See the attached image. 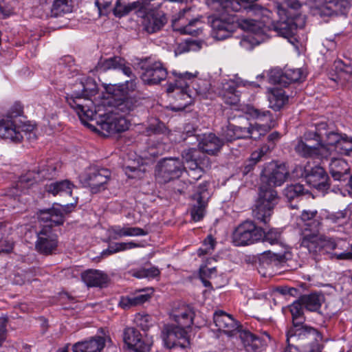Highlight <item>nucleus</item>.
I'll return each mask as SVG.
<instances>
[{
  "label": "nucleus",
  "instance_id": "69168bd1",
  "mask_svg": "<svg viewBox=\"0 0 352 352\" xmlns=\"http://www.w3.org/2000/svg\"><path fill=\"white\" fill-rule=\"evenodd\" d=\"M126 224L123 226H113L109 229V236L111 239L117 240L120 238L126 237Z\"/></svg>",
  "mask_w": 352,
  "mask_h": 352
},
{
  "label": "nucleus",
  "instance_id": "4be33fe9",
  "mask_svg": "<svg viewBox=\"0 0 352 352\" xmlns=\"http://www.w3.org/2000/svg\"><path fill=\"white\" fill-rule=\"evenodd\" d=\"M101 130L109 134H115L126 131L130 126V122L124 116L114 111L106 119L97 120Z\"/></svg>",
  "mask_w": 352,
  "mask_h": 352
},
{
  "label": "nucleus",
  "instance_id": "338daca9",
  "mask_svg": "<svg viewBox=\"0 0 352 352\" xmlns=\"http://www.w3.org/2000/svg\"><path fill=\"white\" fill-rule=\"evenodd\" d=\"M135 322L143 331L147 330L152 325L151 317L148 314H137Z\"/></svg>",
  "mask_w": 352,
  "mask_h": 352
},
{
  "label": "nucleus",
  "instance_id": "0e129e2a",
  "mask_svg": "<svg viewBox=\"0 0 352 352\" xmlns=\"http://www.w3.org/2000/svg\"><path fill=\"white\" fill-rule=\"evenodd\" d=\"M123 60L120 56H113L104 60L102 65L104 69H119L120 66H123Z\"/></svg>",
  "mask_w": 352,
  "mask_h": 352
},
{
  "label": "nucleus",
  "instance_id": "c9c22d12",
  "mask_svg": "<svg viewBox=\"0 0 352 352\" xmlns=\"http://www.w3.org/2000/svg\"><path fill=\"white\" fill-rule=\"evenodd\" d=\"M301 231L302 230H317L320 226V217L316 210H304L300 217Z\"/></svg>",
  "mask_w": 352,
  "mask_h": 352
},
{
  "label": "nucleus",
  "instance_id": "9d476101",
  "mask_svg": "<svg viewBox=\"0 0 352 352\" xmlns=\"http://www.w3.org/2000/svg\"><path fill=\"white\" fill-rule=\"evenodd\" d=\"M300 245L312 254H326L336 248L333 241L320 236L318 234V230H302L300 233Z\"/></svg>",
  "mask_w": 352,
  "mask_h": 352
},
{
  "label": "nucleus",
  "instance_id": "1a4fd4ad",
  "mask_svg": "<svg viewBox=\"0 0 352 352\" xmlns=\"http://www.w3.org/2000/svg\"><path fill=\"white\" fill-rule=\"evenodd\" d=\"M209 22L212 28L211 36L219 41L231 36L238 28L241 27L237 16L231 14L212 15L209 18Z\"/></svg>",
  "mask_w": 352,
  "mask_h": 352
},
{
  "label": "nucleus",
  "instance_id": "bb28decb",
  "mask_svg": "<svg viewBox=\"0 0 352 352\" xmlns=\"http://www.w3.org/2000/svg\"><path fill=\"white\" fill-rule=\"evenodd\" d=\"M195 316L192 308L185 304H179L174 307L170 313L171 318L177 323V326L189 328L193 322Z\"/></svg>",
  "mask_w": 352,
  "mask_h": 352
},
{
  "label": "nucleus",
  "instance_id": "2f4dec72",
  "mask_svg": "<svg viewBox=\"0 0 352 352\" xmlns=\"http://www.w3.org/2000/svg\"><path fill=\"white\" fill-rule=\"evenodd\" d=\"M264 231L250 221H243V246L254 244L263 239Z\"/></svg>",
  "mask_w": 352,
  "mask_h": 352
},
{
  "label": "nucleus",
  "instance_id": "4468645a",
  "mask_svg": "<svg viewBox=\"0 0 352 352\" xmlns=\"http://www.w3.org/2000/svg\"><path fill=\"white\" fill-rule=\"evenodd\" d=\"M289 176V171L284 163L268 164L261 175L262 184L270 187L280 186Z\"/></svg>",
  "mask_w": 352,
  "mask_h": 352
},
{
  "label": "nucleus",
  "instance_id": "5701e85b",
  "mask_svg": "<svg viewBox=\"0 0 352 352\" xmlns=\"http://www.w3.org/2000/svg\"><path fill=\"white\" fill-rule=\"evenodd\" d=\"M115 6L109 10H113L116 17H122L131 11H135L138 16H144L146 14L145 9L148 6L147 3H143V0H139L131 3H126L124 0H114Z\"/></svg>",
  "mask_w": 352,
  "mask_h": 352
},
{
  "label": "nucleus",
  "instance_id": "ddd939ff",
  "mask_svg": "<svg viewBox=\"0 0 352 352\" xmlns=\"http://www.w3.org/2000/svg\"><path fill=\"white\" fill-rule=\"evenodd\" d=\"M185 329L175 324L164 325L161 332L164 346L168 349L175 346L185 349L190 346V338Z\"/></svg>",
  "mask_w": 352,
  "mask_h": 352
},
{
  "label": "nucleus",
  "instance_id": "f8f14e48",
  "mask_svg": "<svg viewBox=\"0 0 352 352\" xmlns=\"http://www.w3.org/2000/svg\"><path fill=\"white\" fill-rule=\"evenodd\" d=\"M184 168V162L179 158H164L156 166V179L160 183H167L179 177Z\"/></svg>",
  "mask_w": 352,
  "mask_h": 352
},
{
  "label": "nucleus",
  "instance_id": "c756f323",
  "mask_svg": "<svg viewBox=\"0 0 352 352\" xmlns=\"http://www.w3.org/2000/svg\"><path fill=\"white\" fill-rule=\"evenodd\" d=\"M105 346V340L102 336H94L88 340L73 344V352H101Z\"/></svg>",
  "mask_w": 352,
  "mask_h": 352
},
{
  "label": "nucleus",
  "instance_id": "6ab92c4d",
  "mask_svg": "<svg viewBox=\"0 0 352 352\" xmlns=\"http://www.w3.org/2000/svg\"><path fill=\"white\" fill-rule=\"evenodd\" d=\"M172 75L175 77L174 82H170L167 87V92L172 93L178 90L182 95H186L188 98H193L192 92L189 89L190 84L192 83V80L196 77V74L190 72H177L173 71Z\"/></svg>",
  "mask_w": 352,
  "mask_h": 352
},
{
  "label": "nucleus",
  "instance_id": "3c124183",
  "mask_svg": "<svg viewBox=\"0 0 352 352\" xmlns=\"http://www.w3.org/2000/svg\"><path fill=\"white\" fill-rule=\"evenodd\" d=\"M335 151L340 155H350L352 153V138L343 134Z\"/></svg>",
  "mask_w": 352,
  "mask_h": 352
},
{
  "label": "nucleus",
  "instance_id": "f03ea898",
  "mask_svg": "<svg viewBox=\"0 0 352 352\" xmlns=\"http://www.w3.org/2000/svg\"><path fill=\"white\" fill-rule=\"evenodd\" d=\"M74 204L64 206L54 204L51 208L41 210L38 212V219L43 222L42 228L37 232L36 250L43 254H50L58 246L57 235L53 232L52 227L63 224L65 214L71 212L75 208Z\"/></svg>",
  "mask_w": 352,
  "mask_h": 352
},
{
  "label": "nucleus",
  "instance_id": "f257e3e1",
  "mask_svg": "<svg viewBox=\"0 0 352 352\" xmlns=\"http://www.w3.org/2000/svg\"><path fill=\"white\" fill-rule=\"evenodd\" d=\"M343 134L330 130L324 122L315 124L314 130L307 131L298 141L295 151L305 158L327 159L331 155V146L336 148Z\"/></svg>",
  "mask_w": 352,
  "mask_h": 352
},
{
  "label": "nucleus",
  "instance_id": "052dcab7",
  "mask_svg": "<svg viewBox=\"0 0 352 352\" xmlns=\"http://www.w3.org/2000/svg\"><path fill=\"white\" fill-rule=\"evenodd\" d=\"M283 73L280 68H274L267 72L268 80L272 84H277L284 87Z\"/></svg>",
  "mask_w": 352,
  "mask_h": 352
},
{
  "label": "nucleus",
  "instance_id": "cd10ccee",
  "mask_svg": "<svg viewBox=\"0 0 352 352\" xmlns=\"http://www.w3.org/2000/svg\"><path fill=\"white\" fill-rule=\"evenodd\" d=\"M307 183L320 191H324L329 188V176L324 169L321 166H315L306 174Z\"/></svg>",
  "mask_w": 352,
  "mask_h": 352
},
{
  "label": "nucleus",
  "instance_id": "37998d69",
  "mask_svg": "<svg viewBox=\"0 0 352 352\" xmlns=\"http://www.w3.org/2000/svg\"><path fill=\"white\" fill-rule=\"evenodd\" d=\"M351 3L348 0H330L327 10L329 16L346 15L349 11Z\"/></svg>",
  "mask_w": 352,
  "mask_h": 352
},
{
  "label": "nucleus",
  "instance_id": "7ed1b4c3",
  "mask_svg": "<svg viewBox=\"0 0 352 352\" xmlns=\"http://www.w3.org/2000/svg\"><path fill=\"white\" fill-rule=\"evenodd\" d=\"M66 100L69 105L77 113L82 123L89 128L94 129V126L88 123L89 120H98L106 119V118L115 111L114 107L109 105V100H104L98 104H94L91 99L81 98L80 94H67Z\"/></svg>",
  "mask_w": 352,
  "mask_h": 352
},
{
  "label": "nucleus",
  "instance_id": "b1692460",
  "mask_svg": "<svg viewBox=\"0 0 352 352\" xmlns=\"http://www.w3.org/2000/svg\"><path fill=\"white\" fill-rule=\"evenodd\" d=\"M239 84L232 80H223L219 87V94L223 101L230 105L237 107L241 101V91L237 90Z\"/></svg>",
  "mask_w": 352,
  "mask_h": 352
},
{
  "label": "nucleus",
  "instance_id": "603ef678",
  "mask_svg": "<svg viewBox=\"0 0 352 352\" xmlns=\"http://www.w3.org/2000/svg\"><path fill=\"white\" fill-rule=\"evenodd\" d=\"M137 106V100L133 98L125 96L114 107L115 111H121L124 113H127L133 111Z\"/></svg>",
  "mask_w": 352,
  "mask_h": 352
},
{
  "label": "nucleus",
  "instance_id": "49530a36",
  "mask_svg": "<svg viewBox=\"0 0 352 352\" xmlns=\"http://www.w3.org/2000/svg\"><path fill=\"white\" fill-rule=\"evenodd\" d=\"M72 11V0H54L51 9L52 16H60Z\"/></svg>",
  "mask_w": 352,
  "mask_h": 352
},
{
  "label": "nucleus",
  "instance_id": "0eeeda50",
  "mask_svg": "<svg viewBox=\"0 0 352 352\" xmlns=\"http://www.w3.org/2000/svg\"><path fill=\"white\" fill-rule=\"evenodd\" d=\"M287 333L292 338V342L300 347V352H322L320 342L322 337L317 329L301 324L290 329Z\"/></svg>",
  "mask_w": 352,
  "mask_h": 352
},
{
  "label": "nucleus",
  "instance_id": "412c9836",
  "mask_svg": "<svg viewBox=\"0 0 352 352\" xmlns=\"http://www.w3.org/2000/svg\"><path fill=\"white\" fill-rule=\"evenodd\" d=\"M182 158L186 163L189 169L197 170L198 177L201 178L203 168H207L209 164V158L200 150L196 148H188L182 152ZM195 179L197 177H195Z\"/></svg>",
  "mask_w": 352,
  "mask_h": 352
},
{
  "label": "nucleus",
  "instance_id": "a878e982",
  "mask_svg": "<svg viewBox=\"0 0 352 352\" xmlns=\"http://www.w3.org/2000/svg\"><path fill=\"white\" fill-rule=\"evenodd\" d=\"M292 254L289 251L283 253H273L265 251L258 254V265L261 268L271 269L275 266L281 265L291 258Z\"/></svg>",
  "mask_w": 352,
  "mask_h": 352
},
{
  "label": "nucleus",
  "instance_id": "aec40b11",
  "mask_svg": "<svg viewBox=\"0 0 352 352\" xmlns=\"http://www.w3.org/2000/svg\"><path fill=\"white\" fill-rule=\"evenodd\" d=\"M213 320L218 331L228 337H233L240 333V325L230 314L222 310H218L214 313Z\"/></svg>",
  "mask_w": 352,
  "mask_h": 352
},
{
  "label": "nucleus",
  "instance_id": "393cba45",
  "mask_svg": "<svg viewBox=\"0 0 352 352\" xmlns=\"http://www.w3.org/2000/svg\"><path fill=\"white\" fill-rule=\"evenodd\" d=\"M208 196L207 185L206 184L200 185L199 189L192 196V199L195 203L192 204L190 213L194 221H199L203 219L207 206Z\"/></svg>",
  "mask_w": 352,
  "mask_h": 352
},
{
  "label": "nucleus",
  "instance_id": "473e14b6",
  "mask_svg": "<svg viewBox=\"0 0 352 352\" xmlns=\"http://www.w3.org/2000/svg\"><path fill=\"white\" fill-rule=\"evenodd\" d=\"M223 141L213 133L205 134L199 143L201 153L215 155L223 146Z\"/></svg>",
  "mask_w": 352,
  "mask_h": 352
},
{
  "label": "nucleus",
  "instance_id": "09e8293b",
  "mask_svg": "<svg viewBox=\"0 0 352 352\" xmlns=\"http://www.w3.org/2000/svg\"><path fill=\"white\" fill-rule=\"evenodd\" d=\"M284 87H287L292 82H295L305 78L302 70L300 68L297 69H286L283 73Z\"/></svg>",
  "mask_w": 352,
  "mask_h": 352
},
{
  "label": "nucleus",
  "instance_id": "c85d7f7f",
  "mask_svg": "<svg viewBox=\"0 0 352 352\" xmlns=\"http://www.w3.org/2000/svg\"><path fill=\"white\" fill-rule=\"evenodd\" d=\"M0 138L19 143L23 140V135L14 120L6 117L0 120Z\"/></svg>",
  "mask_w": 352,
  "mask_h": 352
},
{
  "label": "nucleus",
  "instance_id": "423d86ee",
  "mask_svg": "<svg viewBox=\"0 0 352 352\" xmlns=\"http://www.w3.org/2000/svg\"><path fill=\"white\" fill-rule=\"evenodd\" d=\"M276 12L282 21L273 24V29L280 36L285 38L290 44L301 43L296 37V31L289 19L287 9L298 10L301 7L298 0H275Z\"/></svg>",
  "mask_w": 352,
  "mask_h": 352
},
{
  "label": "nucleus",
  "instance_id": "a18cd8bd",
  "mask_svg": "<svg viewBox=\"0 0 352 352\" xmlns=\"http://www.w3.org/2000/svg\"><path fill=\"white\" fill-rule=\"evenodd\" d=\"M330 0H307V4L313 15L320 17H329L327 9L329 7Z\"/></svg>",
  "mask_w": 352,
  "mask_h": 352
},
{
  "label": "nucleus",
  "instance_id": "f704fd0d",
  "mask_svg": "<svg viewBox=\"0 0 352 352\" xmlns=\"http://www.w3.org/2000/svg\"><path fill=\"white\" fill-rule=\"evenodd\" d=\"M82 280L88 287H104L108 280V276L98 270H88L81 275Z\"/></svg>",
  "mask_w": 352,
  "mask_h": 352
},
{
  "label": "nucleus",
  "instance_id": "13d9d810",
  "mask_svg": "<svg viewBox=\"0 0 352 352\" xmlns=\"http://www.w3.org/2000/svg\"><path fill=\"white\" fill-rule=\"evenodd\" d=\"M217 241L212 235H208L203 241V246L209 245V248L201 247L197 250V255L201 257L206 254H211L216 246Z\"/></svg>",
  "mask_w": 352,
  "mask_h": 352
},
{
  "label": "nucleus",
  "instance_id": "20e7f679",
  "mask_svg": "<svg viewBox=\"0 0 352 352\" xmlns=\"http://www.w3.org/2000/svg\"><path fill=\"white\" fill-rule=\"evenodd\" d=\"M54 171V167L29 170L21 174L18 179L13 182L12 186L7 190L6 195L20 203H25L27 199L23 197L28 195L35 184L53 177Z\"/></svg>",
  "mask_w": 352,
  "mask_h": 352
},
{
  "label": "nucleus",
  "instance_id": "4c0bfd02",
  "mask_svg": "<svg viewBox=\"0 0 352 352\" xmlns=\"http://www.w3.org/2000/svg\"><path fill=\"white\" fill-rule=\"evenodd\" d=\"M268 92L270 106L276 111L280 110L288 101V96L282 88L276 87L270 89Z\"/></svg>",
  "mask_w": 352,
  "mask_h": 352
},
{
  "label": "nucleus",
  "instance_id": "bf43d9fd",
  "mask_svg": "<svg viewBox=\"0 0 352 352\" xmlns=\"http://www.w3.org/2000/svg\"><path fill=\"white\" fill-rule=\"evenodd\" d=\"M214 2L219 3V5L226 10V12L230 10L239 12L242 8V0H212Z\"/></svg>",
  "mask_w": 352,
  "mask_h": 352
},
{
  "label": "nucleus",
  "instance_id": "c03bdc74",
  "mask_svg": "<svg viewBox=\"0 0 352 352\" xmlns=\"http://www.w3.org/2000/svg\"><path fill=\"white\" fill-rule=\"evenodd\" d=\"M192 89L195 94L192 96L199 97L200 99L211 98L212 94L210 91V85L208 81L206 80H192Z\"/></svg>",
  "mask_w": 352,
  "mask_h": 352
},
{
  "label": "nucleus",
  "instance_id": "e2e57ef3",
  "mask_svg": "<svg viewBox=\"0 0 352 352\" xmlns=\"http://www.w3.org/2000/svg\"><path fill=\"white\" fill-rule=\"evenodd\" d=\"M230 241L235 246L242 245V223L234 227L230 233Z\"/></svg>",
  "mask_w": 352,
  "mask_h": 352
},
{
  "label": "nucleus",
  "instance_id": "de8ad7c7",
  "mask_svg": "<svg viewBox=\"0 0 352 352\" xmlns=\"http://www.w3.org/2000/svg\"><path fill=\"white\" fill-rule=\"evenodd\" d=\"M302 307L304 306L299 298L294 301L289 307L294 327H299L305 321Z\"/></svg>",
  "mask_w": 352,
  "mask_h": 352
},
{
  "label": "nucleus",
  "instance_id": "a211bd4d",
  "mask_svg": "<svg viewBox=\"0 0 352 352\" xmlns=\"http://www.w3.org/2000/svg\"><path fill=\"white\" fill-rule=\"evenodd\" d=\"M243 10H245L248 16L255 15L256 18L252 19H243V32L248 31L256 34L263 33L265 21L261 19V16L268 12L267 9L263 8L258 4H252L248 7L243 5Z\"/></svg>",
  "mask_w": 352,
  "mask_h": 352
},
{
  "label": "nucleus",
  "instance_id": "f3484780",
  "mask_svg": "<svg viewBox=\"0 0 352 352\" xmlns=\"http://www.w3.org/2000/svg\"><path fill=\"white\" fill-rule=\"evenodd\" d=\"M110 178L111 172L109 169L97 167L89 168L82 177L85 184L90 187L94 193L104 190Z\"/></svg>",
  "mask_w": 352,
  "mask_h": 352
},
{
  "label": "nucleus",
  "instance_id": "e433bc0d",
  "mask_svg": "<svg viewBox=\"0 0 352 352\" xmlns=\"http://www.w3.org/2000/svg\"><path fill=\"white\" fill-rule=\"evenodd\" d=\"M263 342L257 335L243 326V351L245 352H260Z\"/></svg>",
  "mask_w": 352,
  "mask_h": 352
},
{
  "label": "nucleus",
  "instance_id": "8fccbe9b",
  "mask_svg": "<svg viewBox=\"0 0 352 352\" xmlns=\"http://www.w3.org/2000/svg\"><path fill=\"white\" fill-rule=\"evenodd\" d=\"M8 230L3 223H0V252H10L13 248V242L8 239Z\"/></svg>",
  "mask_w": 352,
  "mask_h": 352
},
{
  "label": "nucleus",
  "instance_id": "58836bf2",
  "mask_svg": "<svg viewBox=\"0 0 352 352\" xmlns=\"http://www.w3.org/2000/svg\"><path fill=\"white\" fill-rule=\"evenodd\" d=\"M202 19L203 17L200 15L189 19L186 25L177 29V31L181 34H188L195 37L199 36L202 33L204 25Z\"/></svg>",
  "mask_w": 352,
  "mask_h": 352
},
{
  "label": "nucleus",
  "instance_id": "774afa93",
  "mask_svg": "<svg viewBox=\"0 0 352 352\" xmlns=\"http://www.w3.org/2000/svg\"><path fill=\"white\" fill-rule=\"evenodd\" d=\"M166 131L167 129L164 124L157 120L156 123L150 124L146 129V132L148 135L165 134Z\"/></svg>",
  "mask_w": 352,
  "mask_h": 352
},
{
  "label": "nucleus",
  "instance_id": "39448f33",
  "mask_svg": "<svg viewBox=\"0 0 352 352\" xmlns=\"http://www.w3.org/2000/svg\"><path fill=\"white\" fill-rule=\"evenodd\" d=\"M243 117L260 122L250 123L246 130L243 129V138L256 140L276 126L275 118L270 111H261L251 104L243 106Z\"/></svg>",
  "mask_w": 352,
  "mask_h": 352
},
{
  "label": "nucleus",
  "instance_id": "2eb2a0df",
  "mask_svg": "<svg viewBox=\"0 0 352 352\" xmlns=\"http://www.w3.org/2000/svg\"><path fill=\"white\" fill-rule=\"evenodd\" d=\"M143 3H147L148 6L145 9V16L140 17L144 19L145 30L152 34L160 30L166 23V19L164 14L158 10L162 4L161 2L143 0Z\"/></svg>",
  "mask_w": 352,
  "mask_h": 352
},
{
  "label": "nucleus",
  "instance_id": "dca6fc26",
  "mask_svg": "<svg viewBox=\"0 0 352 352\" xmlns=\"http://www.w3.org/2000/svg\"><path fill=\"white\" fill-rule=\"evenodd\" d=\"M123 340L130 350L133 352H150L153 345L151 338L143 336L134 327H126L124 330Z\"/></svg>",
  "mask_w": 352,
  "mask_h": 352
},
{
  "label": "nucleus",
  "instance_id": "680f3d73",
  "mask_svg": "<svg viewBox=\"0 0 352 352\" xmlns=\"http://www.w3.org/2000/svg\"><path fill=\"white\" fill-rule=\"evenodd\" d=\"M114 0H95L94 4L98 10V14L107 15L111 9V3Z\"/></svg>",
  "mask_w": 352,
  "mask_h": 352
},
{
  "label": "nucleus",
  "instance_id": "79ce46f5",
  "mask_svg": "<svg viewBox=\"0 0 352 352\" xmlns=\"http://www.w3.org/2000/svg\"><path fill=\"white\" fill-rule=\"evenodd\" d=\"M308 193L309 191L305 190L303 185L300 184L287 185L283 190V195L289 202L294 200L298 201Z\"/></svg>",
  "mask_w": 352,
  "mask_h": 352
},
{
  "label": "nucleus",
  "instance_id": "5fc2aeb1",
  "mask_svg": "<svg viewBox=\"0 0 352 352\" xmlns=\"http://www.w3.org/2000/svg\"><path fill=\"white\" fill-rule=\"evenodd\" d=\"M80 85L82 87V90L80 91H74L72 94L78 93L81 98L90 99L89 97L95 95L97 92V85L91 79H88L85 85L80 82Z\"/></svg>",
  "mask_w": 352,
  "mask_h": 352
},
{
  "label": "nucleus",
  "instance_id": "ea45409f",
  "mask_svg": "<svg viewBox=\"0 0 352 352\" xmlns=\"http://www.w3.org/2000/svg\"><path fill=\"white\" fill-rule=\"evenodd\" d=\"M74 184L68 179L52 182L46 185V191L56 195H72Z\"/></svg>",
  "mask_w": 352,
  "mask_h": 352
},
{
  "label": "nucleus",
  "instance_id": "7c9ffc66",
  "mask_svg": "<svg viewBox=\"0 0 352 352\" xmlns=\"http://www.w3.org/2000/svg\"><path fill=\"white\" fill-rule=\"evenodd\" d=\"M329 173L334 180L346 181L350 175V166L346 160L333 158L329 165Z\"/></svg>",
  "mask_w": 352,
  "mask_h": 352
},
{
  "label": "nucleus",
  "instance_id": "4d7b16f0",
  "mask_svg": "<svg viewBox=\"0 0 352 352\" xmlns=\"http://www.w3.org/2000/svg\"><path fill=\"white\" fill-rule=\"evenodd\" d=\"M282 232L276 228L270 229L267 232H264L261 241L267 242L271 245H278L281 243Z\"/></svg>",
  "mask_w": 352,
  "mask_h": 352
},
{
  "label": "nucleus",
  "instance_id": "9b49d317",
  "mask_svg": "<svg viewBox=\"0 0 352 352\" xmlns=\"http://www.w3.org/2000/svg\"><path fill=\"white\" fill-rule=\"evenodd\" d=\"M138 60L140 67L144 71L141 78L144 83L158 84L166 78L167 69L162 62L153 60L150 57Z\"/></svg>",
  "mask_w": 352,
  "mask_h": 352
},
{
  "label": "nucleus",
  "instance_id": "6e6d98bb",
  "mask_svg": "<svg viewBox=\"0 0 352 352\" xmlns=\"http://www.w3.org/2000/svg\"><path fill=\"white\" fill-rule=\"evenodd\" d=\"M271 150L270 146H263L258 151H254L250 157V164L247 165L243 170V173H246L249 172L251 169L252 166L256 164L258 162H259L262 157H263L267 153H268Z\"/></svg>",
  "mask_w": 352,
  "mask_h": 352
},
{
  "label": "nucleus",
  "instance_id": "72a5a7b5",
  "mask_svg": "<svg viewBox=\"0 0 352 352\" xmlns=\"http://www.w3.org/2000/svg\"><path fill=\"white\" fill-rule=\"evenodd\" d=\"M334 71L336 76L331 78L333 81L342 85L352 82V65L350 63L337 60L334 62Z\"/></svg>",
  "mask_w": 352,
  "mask_h": 352
},
{
  "label": "nucleus",
  "instance_id": "864d4df0",
  "mask_svg": "<svg viewBox=\"0 0 352 352\" xmlns=\"http://www.w3.org/2000/svg\"><path fill=\"white\" fill-rule=\"evenodd\" d=\"M160 274V270L158 267L152 266L150 268L142 267L138 270H134L132 271L133 276L138 278H155L158 277Z\"/></svg>",
  "mask_w": 352,
  "mask_h": 352
},
{
  "label": "nucleus",
  "instance_id": "a19ab883",
  "mask_svg": "<svg viewBox=\"0 0 352 352\" xmlns=\"http://www.w3.org/2000/svg\"><path fill=\"white\" fill-rule=\"evenodd\" d=\"M299 299L308 311H316L320 309L324 296L320 294L311 293L302 295Z\"/></svg>",
  "mask_w": 352,
  "mask_h": 352
},
{
  "label": "nucleus",
  "instance_id": "6e6552de",
  "mask_svg": "<svg viewBox=\"0 0 352 352\" xmlns=\"http://www.w3.org/2000/svg\"><path fill=\"white\" fill-rule=\"evenodd\" d=\"M278 201L277 191L273 187L262 184L260 187L259 197L252 210L253 216L260 222L267 223Z\"/></svg>",
  "mask_w": 352,
  "mask_h": 352
}]
</instances>
